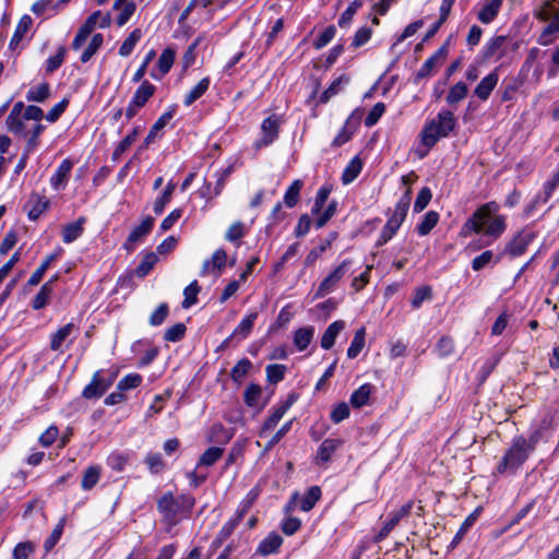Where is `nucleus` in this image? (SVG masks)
<instances>
[{"label": "nucleus", "mask_w": 559, "mask_h": 559, "mask_svg": "<svg viewBox=\"0 0 559 559\" xmlns=\"http://www.w3.org/2000/svg\"><path fill=\"white\" fill-rule=\"evenodd\" d=\"M223 455V449L218 447L209 448L200 457L199 464L204 466L213 465Z\"/></svg>", "instance_id": "obj_51"}, {"label": "nucleus", "mask_w": 559, "mask_h": 559, "mask_svg": "<svg viewBox=\"0 0 559 559\" xmlns=\"http://www.w3.org/2000/svg\"><path fill=\"white\" fill-rule=\"evenodd\" d=\"M362 164L360 159L354 158L350 160V163L347 165V167L343 171L342 180L344 183H350L356 179V177L359 175L361 170Z\"/></svg>", "instance_id": "obj_41"}, {"label": "nucleus", "mask_w": 559, "mask_h": 559, "mask_svg": "<svg viewBox=\"0 0 559 559\" xmlns=\"http://www.w3.org/2000/svg\"><path fill=\"white\" fill-rule=\"evenodd\" d=\"M186 333V325L183 323H177L165 331L164 338L168 342L180 341Z\"/></svg>", "instance_id": "obj_55"}, {"label": "nucleus", "mask_w": 559, "mask_h": 559, "mask_svg": "<svg viewBox=\"0 0 559 559\" xmlns=\"http://www.w3.org/2000/svg\"><path fill=\"white\" fill-rule=\"evenodd\" d=\"M157 255L153 252L147 253L138 265L135 273L139 277L145 276L156 264Z\"/></svg>", "instance_id": "obj_50"}, {"label": "nucleus", "mask_w": 559, "mask_h": 559, "mask_svg": "<svg viewBox=\"0 0 559 559\" xmlns=\"http://www.w3.org/2000/svg\"><path fill=\"white\" fill-rule=\"evenodd\" d=\"M199 292H200V287H199L197 281H194L190 285H188L183 292L185 300L182 301V307L187 309V308L191 307L192 305H194L197 302V296H198Z\"/></svg>", "instance_id": "obj_53"}, {"label": "nucleus", "mask_w": 559, "mask_h": 559, "mask_svg": "<svg viewBox=\"0 0 559 559\" xmlns=\"http://www.w3.org/2000/svg\"><path fill=\"white\" fill-rule=\"evenodd\" d=\"M441 131L437 127V121H430L423 130L421 132V143L426 146V152L420 154L421 156H425L428 151L438 142L440 138H444L440 133Z\"/></svg>", "instance_id": "obj_11"}, {"label": "nucleus", "mask_w": 559, "mask_h": 559, "mask_svg": "<svg viewBox=\"0 0 559 559\" xmlns=\"http://www.w3.org/2000/svg\"><path fill=\"white\" fill-rule=\"evenodd\" d=\"M411 194H412L411 189H407L405 191V193L402 195V198L400 199V201L396 203V205L394 207V212L389 219L396 222L399 225H402V223L407 214L408 207H409Z\"/></svg>", "instance_id": "obj_17"}, {"label": "nucleus", "mask_w": 559, "mask_h": 559, "mask_svg": "<svg viewBox=\"0 0 559 559\" xmlns=\"http://www.w3.org/2000/svg\"><path fill=\"white\" fill-rule=\"evenodd\" d=\"M176 185L170 181L168 182L166 189L163 191L162 195L154 203V212L155 214H160L166 204L170 202Z\"/></svg>", "instance_id": "obj_43"}, {"label": "nucleus", "mask_w": 559, "mask_h": 559, "mask_svg": "<svg viewBox=\"0 0 559 559\" xmlns=\"http://www.w3.org/2000/svg\"><path fill=\"white\" fill-rule=\"evenodd\" d=\"M498 206L496 203L481 205L464 224L462 234L466 236L471 231L485 233L487 236L498 238L506 229V221L501 215H495Z\"/></svg>", "instance_id": "obj_1"}, {"label": "nucleus", "mask_w": 559, "mask_h": 559, "mask_svg": "<svg viewBox=\"0 0 559 559\" xmlns=\"http://www.w3.org/2000/svg\"><path fill=\"white\" fill-rule=\"evenodd\" d=\"M314 335L313 326H306L298 329L294 334V344L298 350H305L311 343Z\"/></svg>", "instance_id": "obj_24"}, {"label": "nucleus", "mask_w": 559, "mask_h": 559, "mask_svg": "<svg viewBox=\"0 0 559 559\" xmlns=\"http://www.w3.org/2000/svg\"><path fill=\"white\" fill-rule=\"evenodd\" d=\"M99 476L100 468L98 466H90L86 468L82 478V488L84 490L92 489L99 480Z\"/></svg>", "instance_id": "obj_38"}, {"label": "nucleus", "mask_w": 559, "mask_h": 559, "mask_svg": "<svg viewBox=\"0 0 559 559\" xmlns=\"http://www.w3.org/2000/svg\"><path fill=\"white\" fill-rule=\"evenodd\" d=\"M352 265L350 260H344L337 267H335L319 285L314 293V298H322L330 294L337 283L344 277Z\"/></svg>", "instance_id": "obj_3"}, {"label": "nucleus", "mask_w": 559, "mask_h": 559, "mask_svg": "<svg viewBox=\"0 0 559 559\" xmlns=\"http://www.w3.org/2000/svg\"><path fill=\"white\" fill-rule=\"evenodd\" d=\"M252 502H253V498L252 499H249V500H246L241 507V509L239 510V512L237 513L236 518L230 520L229 522H227L223 527L222 530L219 531L214 544L216 546H219L222 545V543L227 539L231 533L234 532L235 527L238 525V523L242 520V518L245 516V514L248 512V510L251 508L252 506Z\"/></svg>", "instance_id": "obj_7"}, {"label": "nucleus", "mask_w": 559, "mask_h": 559, "mask_svg": "<svg viewBox=\"0 0 559 559\" xmlns=\"http://www.w3.org/2000/svg\"><path fill=\"white\" fill-rule=\"evenodd\" d=\"M231 439L229 430L221 424L213 425L211 429V440L215 442H228Z\"/></svg>", "instance_id": "obj_57"}, {"label": "nucleus", "mask_w": 559, "mask_h": 559, "mask_svg": "<svg viewBox=\"0 0 559 559\" xmlns=\"http://www.w3.org/2000/svg\"><path fill=\"white\" fill-rule=\"evenodd\" d=\"M23 119L24 118L22 116L9 115L5 120L8 131L15 134H22L25 127Z\"/></svg>", "instance_id": "obj_58"}, {"label": "nucleus", "mask_w": 559, "mask_h": 559, "mask_svg": "<svg viewBox=\"0 0 559 559\" xmlns=\"http://www.w3.org/2000/svg\"><path fill=\"white\" fill-rule=\"evenodd\" d=\"M167 304H160L157 309L150 317V324L153 326L160 325L168 316Z\"/></svg>", "instance_id": "obj_62"}, {"label": "nucleus", "mask_w": 559, "mask_h": 559, "mask_svg": "<svg viewBox=\"0 0 559 559\" xmlns=\"http://www.w3.org/2000/svg\"><path fill=\"white\" fill-rule=\"evenodd\" d=\"M78 329L73 323H68L60 328L55 334L51 336L50 348L55 352L59 350L62 343L71 336V334Z\"/></svg>", "instance_id": "obj_26"}, {"label": "nucleus", "mask_w": 559, "mask_h": 559, "mask_svg": "<svg viewBox=\"0 0 559 559\" xmlns=\"http://www.w3.org/2000/svg\"><path fill=\"white\" fill-rule=\"evenodd\" d=\"M154 225V218L151 216H147L142 221V223L134 227L132 231L130 233L124 248L129 251L133 250V245L139 241L143 236L148 234Z\"/></svg>", "instance_id": "obj_10"}, {"label": "nucleus", "mask_w": 559, "mask_h": 559, "mask_svg": "<svg viewBox=\"0 0 559 559\" xmlns=\"http://www.w3.org/2000/svg\"><path fill=\"white\" fill-rule=\"evenodd\" d=\"M552 417H544L538 426L531 432L530 438L526 439V444L534 452L536 445L542 440H547L549 437V430L551 429Z\"/></svg>", "instance_id": "obj_9"}, {"label": "nucleus", "mask_w": 559, "mask_h": 559, "mask_svg": "<svg viewBox=\"0 0 559 559\" xmlns=\"http://www.w3.org/2000/svg\"><path fill=\"white\" fill-rule=\"evenodd\" d=\"M103 45V35L102 34H95L92 37V40L90 41L87 48L83 51L81 56V61L83 63H86L91 60V58L95 55V52L98 50V48Z\"/></svg>", "instance_id": "obj_47"}, {"label": "nucleus", "mask_w": 559, "mask_h": 559, "mask_svg": "<svg viewBox=\"0 0 559 559\" xmlns=\"http://www.w3.org/2000/svg\"><path fill=\"white\" fill-rule=\"evenodd\" d=\"M341 441L340 440H335V439H325L319 450H318V454H317V461L319 464H324L326 462L330 461L332 454L336 451V449L341 445Z\"/></svg>", "instance_id": "obj_20"}, {"label": "nucleus", "mask_w": 559, "mask_h": 559, "mask_svg": "<svg viewBox=\"0 0 559 559\" xmlns=\"http://www.w3.org/2000/svg\"><path fill=\"white\" fill-rule=\"evenodd\" d=\"M283 543V538L276 534L272 533L267 535L259 545L258 552L267 556L277 551Z\"/></svg>", "instance_id": "obj_21"}, {"label": "nucleus", "mask_w": 559, "mask_h": 559, "mask_svg": "<svg viewBox=\"0 0 559 559\" xmlns=\"http://www.w3.org/2000/svg\"><path fill=\"white\" fill-rule=\"evenodd\" d=\"M142 381V377L138 373H131L126 376L120 382L118 383V389L120 391L134 389L140 385Z\"/></svg>", "instance_id": "obj_64"}, {"label": "nucleus", "mask_w": 559, "mask_h": 559, "mask_svg": "<svg viewBox=\"0 0 559 559\" xmlns=\"http://www.w3.org/2000/svg\"><path fill=\"white\" fill-rule=\"evenodd\" d=\"M210 80L207 78L202 79L185 97V105L190 106L197 99H199L209 88Z\"/></svg>", "instance_id": "obj_35"}, {"label": "nucleus", "mask_w": 559, "mask_h": 559, "mask_svg": "<svg viewBox=\"0 0 559 559\" xmlns=\"http://www.w3.org/2000/svg\"><path fill=\"white\" fill-rule=\"evenodd\" d=\"M278 128L280 119L276 116H271L264 119L261 126L263 136L260 141L257 142V147L271 144L277 138Z\"/></svg>", "instance_id": "obj_8"}, {"label": "nucleus", "mask_w": 559, "mask_h": 559, "mask_svg": "<svg viewBox=\"0 0 559 559\" xmlns=\"http://www.w3.org/2000/svg\"><path fill=\"white\" fill-rule=\"evenodd\" d=\"M361 7V1L359 0H356L354 1L344 12L343 14L341 15L340 20H338V25L341 27H346L347 25H349V23L352 22L353 20V16L354 14L356 13V11Z\"/></svg>", "instance_id": "obj_59"}, {"label": "nucleus", "mask_w": 559, "mask_h": 559, "mask_svg": "<svg viewBox=\"0 0 559 559\" xmlns=\"http://www.w3.org/2000/svg\"><path fill=\"white\" fill-rule=\"evenodd\" d=\"M114 382V376L105 379L99 371L95 372L92 382L83 390L85 399H96L102 396Z\"/></svg>", "instance_id": "obj_5"}, {"label": "nucleus", "mask_w": 559, "mask_h": 559, "mask_svg": "<svg viewBox=\"0 0 559 559\" xmlns=\"http://www.w3.org/2000/svg\"><path fill=\"white\" fill-rule=\"evenodd\" d=\"M345 329V322L342 320H337L330 324L328 329L324 331L321 338V347L323 349H330L335 342L337 335Z\"/></svg>", "instance_id": "obj_14"}, {"label": "nucleus", "mask_w": 559, "mask_h": 559, "mask_svg": "<svg viewBox=\"0 0 559 559\" xmlns=\"http://www.w3.org/2000/svg\"><path fill=\"white\" fill-rule=\"evenodd\" d=\"M439 221V214L435 211H429L423 218L421 223L417 226L418 234L421 236L428 235Z\"/></svg>", "instance_id": "obj_36"}, {"label": "nucleus", "mask_w": 559, "mask_h": 559, "mask_svg": "<svg viewBox=\"0 0 559 559\" xmlns=\"http://www.w3.org/2000/svg\"><path fill=\"white\" fill-rule=\"evenodd\" d=\"M448 56V48L445 45L440 47L431 57H429L420 69L415 74V82L426 79L433 74L437 68H439Z\"/></svg>", "instance_id": "obj_4"}, {"label": "nucleus", "mask_w": 559, "mask_h": 559, "mask_svg": "<svg viewBox=\"0 0 559 559\" xmlns=\"http://www.w3.org/2000/svg\"><path fill=\"white\" fill-rule=\"evenodd\" d=\"M226 260H227V254H226L225 250H223V249L216 250L213 253L211 260L204 261L203 266H202V274L205 275L211 272H217V274H219L226 264Z\"/></svg>", "instance_id": "obj_13"}, {"label": "nucleus", "mask_w": 559, "mask_h": 559, "mask_svg": "<svg viewBox=\"0 0 559 559\" xmlns=\"http://www.w3.org/2000/svg\"><path fill=\"white\" fill-rule=\"evenodd\" d=\"M321 497V489L318 486H312L308 489V491L305 493V496L301 498L300 501V509L305 512L310 511L317 501Z\"/></svg>", "instance_id": "obj_30"}, {"label": "nucleus", "mask_w": 559, "mask_h": 559, "mask_svg": "<svg viewBox=\"0 0 559 559\" xmlns=\"http://www.w3.org/2000/svg\"><path fill=\"white\" fill-rule=\"evenodd\" d=\"M385 106L383 103H377L365 118V124L367 127L374 126L380 117L383 115Z\"/></svg>", "instance_id": "obj_60"}, {"label": "nucleus", "mask_w": 559, "mask_h": 559, "mask_svg": "<svg viewBox=\"0 0 559 559\" xmlns=\"http://www.w3.org/2000/svg\"><path fill=\"white\" fill-rule=\"evenodd\" d=\"M49 96V85L47 83L32 87L26 95L27 100L41 103Z\"/></svg>", "instance_id": "obj_46"}, {"label": "nucleus", "mask_w": 559, "mask_h": 559, "mask_svg": "<svg viewBox=\"0 0 559 559\" xmlns=\"http://www.w3.org/2000/svg\"><path fill=\"white\" fill-rule=\"evenodd\" d=\"M142 36V32L139 28L133 29L129 36L124 39L122 45L119 48V55L121 57H128L133 48L135 47L136 43L140 40Z\"/></svg>", "instance_id": "obj_33"}, {"label": "nucleus", "mask_w": 559, "mask_h": 559, "mask_svg": "<svg viewBox=\"0 0 559 559\" xmlns=\"http://www.w3.org/2000/svg\"><path fill=\"white\" fill-rule=\"evenodd\" d=\"M301 188H302V181L297 179L287 189V191L284 195V202L288 207H293L297 204V202L299 200V193H300Z\"/></svg>", "instance_id": "obj_39"}, {"label": "nucleus", "mask_w": 559, "mask_h": 559, "mask_svg": "<svg viewBox=\"0 0 559 559\" xmlns=\"http://www.w3.org/2000/svg\"><path fill=\"white\" fill-rule=\"evenodd\" d=\"M534 239V233L531 230L520 231L506 247L504 252L512 257L521 255L525 252L527 246Z\"/></svg>", "instance_id": "obj_6"}, {"label": "nucleus", "mask_w": 559, "mask_h": 559, "mask_svg": "<svg viewBox=\"0 0 559 559\" xmlns=\"http://www.w3.org/2000/svg\"><path fill=\"white\" fill-rule=\"evenodd\" d=\"M292 402H285L281 406L274 409V412L269 416V418L264 421L260 435L263 436L266 431L272 430L278 421L282 419L284 414L290 407Z\"/></svg>", "instance_id": "obj_22"}, {"label": "nucleus", "mask_w": 559, "mask_h": 559, "mask_svg": "<svg viewBox=\"0 0 559 559\" xmlns=\"http://www.w3.org/2000/svg\"><path fill=\"white\" fill-rule=\"evenodd\" d=\"M365 335L366 330L365 328H360L356 331L355 336L347 349V357L353 359L359 355V353L362 350L365 346Z\"/></svg>", "instance_id": "obj_29"}, {"label": "nucleus", "mask_w": 559, "mask_h": 559, "mask_svg": "<svg viewBox=\"0 0 559 559\" xmlns=\"http://www.w3.org/2000/svg\"><path fill=\"white\" fill-rule=\"evenodd\" d=\"M52 293V281L46 282L39 289L38 294L35 296L33 300V308L38 310L44 308Z\"/></svg>", "instance_id": "obj_31"}, {"label": "nucleus", "mask_w": 559, "mask_h": 559, "mask_svg": "<svg viewBox=\"0 0 559 559\" xmlns=\"http://www.w3.org/2000/svg\"><path fill=\"white\" fill-rule=\"evenodd\" d=\"M251 366V361L247 358L239 360L230 371L233 380L240 382L247 376Z\"/></svg>", "instance_id": "obj_48"}, {"label": "nucleus", "mask_w": 559, "mask_h": 559, "mask_svg": "<svg viewBox=\"0 0 559 559\" xmlns=\"http://www.w3.org/2000/svg\"><path fill=\"white\" fill-rule=\"evenodd\" d=\"M507 38L504 36H497L491 38L484 50L485 59H500L503 56V46L506 44Z\"/></svg>", "instance_id": "obj_18"}, {"label": "nucleus", "mask_w": 559, "mask_h": 559, "mask_svg": "<svg viewBox=\"0 0 559 559\" xmlns=\"http://www.w3.org/2000/svg\"><path fill=\"white\" fill-rule=\"evenodd\" d=\"M432 121H437V127L441 131L440 133L448 136L449 133L454 129L456 120L453 114L449 110H444L438 114L437 118Z\"/></svg>", "instance_id": "obj_23"}, {"label": "nucleus", "mask_w": 559, "mask_h": 559, "mask_svg": "<svg viewBox=\"0 0 559 559\" xmlns=\"http://www.w3.org/2000/svg\"><path fill=\"white\" fill-rule=\"evenodd\" d=\"M57 258V254L52 253L48 255L45 261L36 269V271L28 278V285L35 286L38 285L41 281L45 272L49 267L50 263L53 262Z\"/></svg>", "instance_id": "obj_40"}, {"label": "nucleus", "mask_w": 559, "mask_h": 559, "mask_svg": "<svg viewBox=\"0 0 559 559\" xmlns=\"http://www.w3.org/2000/svg\"><path fill=\"white\" fill-rule=\"evenodd\" d=\"M532 453L533 451L526 444V438L523 436L515 437L502 460L497 465V472L499 474L508 472L514 474Z\"/></svg>", "instance_id": "obj_2"}, {"label": "nucleus", "mask_w": 559, "mask_h": 559, "mask_svg": "<svg viewBox=\"0 0 559 559\" xmlns=\"http://www.w3.org/2000/svg\"><path fill=\"white\" fill-rule=\"evenodd\" d=\"M245 235V225L241 222H236L230 225L225 234L226 240L234 242L239 240Z\"/></svg>", "instance_id": "obj_61"}, {"label": "nucleus", "mask_w": 559, "mask_h": 559, "mask_svg": "<svg viewBox=\"0 0 559 559\" xmlns=\"http://www.w3.org/2000/svg\"><path fill=\"white\" fill-rule=\"evenodd\" d=\"M32 26V19L28 15H24L21 17L16 29L14 32V35L10 41V47H15L24 37V35L28 32L29 27Z\"/></svg>", "instance_id": "obj_34"}, {"label": "nucleus", "mask_w": 559, "mask_h": 559, "mask_svg": "<svg viewBox=\"0 0 559 559\" xmlns=\"http://www.w3.org/2000/svg\"><path fill=\"white\" fill-rule=\"evenodd\" d=\"M110 15L108 13L103 14L100 11H95L88 16L84 25L94 31L97 25L102 28L108 27L110 25Z\"/></svg>", "instance_id": "obj_37"}, {"label": "nucleus", "mask_w": 559, "mask_h": 559, "mask_svg": "<svg viewBox=\"0 0 559 559\" xmlns=\"http://www.w3.org/2000/svg\"><path fill=\"white\" fill-rule=\"evenodd\" d=\"M257 318H258L257 312H252V313L248 314L246 318H243L241 320V322L238 324V326L233 331L230 337H239L240 340L246 338L250 334Z\"/></svg>", "instance_id": "obj_27"}, {"label": "nucleus", "mask_w": 559, "mask_h": 559, "mask_svg": "<svg viewBox=\"0 0 559 559\" xmlns=\"http://www.w3.org/2000/svg\"><path fill=\"white\" fill-rule=\"evenodd\" d=\"M372 392V386L369 383L362 384L357 390H355L350 396V404L359 408L366 405L369 402L370 394Z\"/></svg>", "instance_id": "obj_28"}, {"label": "nucleus", "mask_w": 559, "mask_h": 559, "mask_svg": "<svg viewBox=\"0 0 559 559\" xmlns=\"http://www.w3.org/2000/svg\"><path fill=\"white\" fill-rule=\"evenodd\" d=\"M175 60V52L171 49H165L158 59V69L162 74H166L169 72Z\"/></svg>", "instance_id": "obj_54"}, {"label": "nucleus", "mask_w": 559, "mask_h": 559, "mask_svg": "<svg viewBox=\"0 0 559 559\" xmlns=\"http://www.w3.org/2000/svg\"><path fill=\"white\" fill-rule=\"evenodd\" d=\"M412 507L413 502H407L406 504L402 506L399 510L390 514V518L385 524L393 530L404 516L409 514Z\"/></svg>", "instance_id": "obj_52"}, {"label": "nucleus", "mask_w": 559, "mask_h": 559, "mask_svg": "<svg viewBox=\"0 0 559 559\" xmlns=\"http://www.w3.org/2000/svg\"><path fill=\"white\" fill-rule=\"evenodd\" d=\"M85 224V218L80 217L75 222L68 224L63 227L62 230V240L66 243H71L76 240L83 234V226Z\"/></svg>", "instance_id": "obj_16"}, {"label": "nucleus", "mask_w": 559, "mask_h": 559, "mask_svg": "<svg viewBox=\"0 0 559 559\" xmlns=\"http://www.w3.org/2000/svg\"><path fill=\"white\" fill-rule=\"evenodd\" d=\"M431 191L429 188H423L416 200H415V203H414V211L415 212H421L429 203V201L431 200Z\"/></svg>", "instance_id": "obj_63"}, {"label": "nucleus", "mask_w": 559, "mask_h": 559, "mask_svg": "<svg viewBox=\"0 0 559 559\" xmlns=\"http://www.w3.org/2000/svg\"><path fill=\"white\" fill-rule=\"evenodd\" d=\"M173 117H174V111H171V110L163 114L158 118V120L153 124L150 133L145 138V143L146 144L152 143L154 141L155 136L157 135V133L165 128V126L173 119Z\"/></svg>", "instance_id": "obj_32"}, {"label": "nucleus", "mask_w": 559, "mask_h": 559, "mask_svg": "<svg viewBox=\"0 0 559 559\" xmlns=\"http://www.w3.org/2000/svg\"><path fill=\"white\" fill-rule=\"evenodd\" d=\"M72 162L64 159L58 167L56 174L51 177L50 182L56 190L63 188L68 181L72 169Z\"/></svg>", "instance_id": "obj_15"}, {"label": "nucleus", "mask_w": 559, "mask_h": 559, "mask_svg": "<svg viewBox=\"0 0 559 559\" xmlns=\"http://www.w3.org/2000/svg\"><path fill=\"white\" fill-rule=\"evenodd\" d=\"M558 185H559V169L556 171V174L552 176V178L548 182L545 183L543 193L536 198L535 202L536 203H539V202L547 203Z\"/></svg>", "instance_id": "obj_44"}, {"label": "nucleus", "mask_w": 559, "mask_h": 559, "mask_svg": "<svg viewBox=\"0 0 559 559\" xmlns=\"http://www.w3.org/2000/svg\"><path fill=\"white\" fill-rule=\"evenodd\" d=\"M157 507L166 516L174 515L177 512V503L170 493L163 496L158 500Z\"/></svg>", "instance_id": "obj_49"}, {"label": "nucleus", "mask_w": 559, "mask_h": 559, "mask_svg": "<svg viewBox=\"0 0 559 559\" xmlns=\"http://www.w3.org/2000/svg\"><path fill=\"white\" fill-rule=\"evenodd\" d=\"M498 80H499V76L496 71L489 73L476 86V88L474 91L475 95L479 99L486 100L490 96L493 88L496 87Z\"/></svg>", "instance_id": "obj_12"}, {"label": "nucleus", "mask_w": 559, "mask_h": 559, "mask_svg": "<svg viewBox=\"0 0 559 559\" xmlns=\"http://www.w3.org/2000/svg\"><path fill=\"white\" fill-rule=\"evenodd\" d=\"M501 4L502 0H490L478 12V20L484 24H489L498 15Z\"/></svg>", "instance_id": "obj_19"}, {"label": "nucleus", "mask_w": 559, "mask_h": 559, "mask_svg": "<svg viewBox=\"0 0 559 559\" xmlns=\"http://www.w3.org/2000/svg\"><path fill=\"white\" fill-rule=\"evenodd\" d=\"M286 367L284 365H269L266 367V377L269 382L277 383L283 380Z\"/></svg>", "instance_id": "obj_56"}, {"label": "nucleus", "mask_w": 559, "mask_h": 559, "mask_svg": "<svg viewBox=\"0 0 559 559\" xmlns=\"http://www.w3.org/2000/svg\"><path fill=\"white\" fill-rule=\"evenodd\" d=\"M467 95V86L463 82L456 83L454 86H452L448 93L447 102L450 105L456 104L460 100L464 99Z\"/></svg>", "instance_id": "obj_45"}, {"label": "nucleus", "mask_w": 559, "mask_h": 559, "mask_svg": "<svg viewBox=\"0 0 559 559\" xmlns=\"http://www.w3.org/2000/svg\"><path fill=\"white\" fill-rule=\"evenodd\" d=\"M138 136V130L134 129L128 134L115 148L112 153V160H119L122 154L135 142Z\"/></svg>", "instance_id": "obj_42"}, {"label": "nucleus", "mask_w": 559, "mask_h": 559, "mask_svg": "<svg viewBox=\"0 0 559 559\" xmlns=\"http://www.w3.org/2000/svg\"><path fill=\"white\" fill-rule=\"evenodd\" d=\"M155 92V86L151 84L148 81H144L139 88L135 91L132 102L138 107H143L150 97L153 96Z\"/></svg>", "instance_id": "obj_25"}]
</instances>
